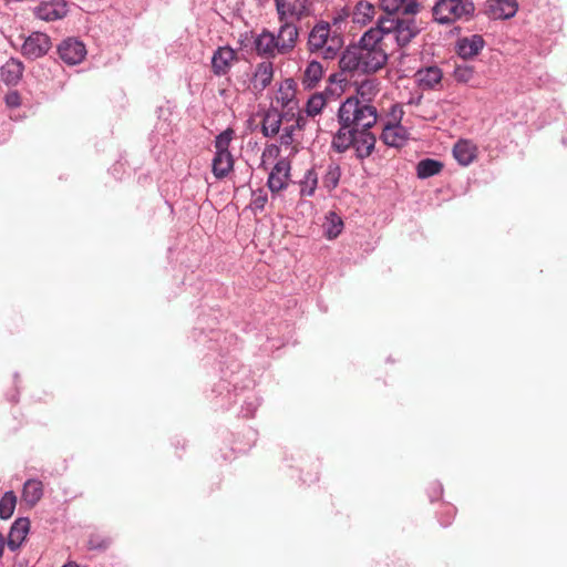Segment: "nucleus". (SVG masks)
<instances>
[{
    "mask_svg": "<svg viewBox=\"0 0 567 567\" xmlns=\"http://www.w3.org/2000/svg\"><path fill=\"white\" fill-rule=\"evenodd\" d=\"M339 125L353 130L372 128L378 122V111L372 104L364 103L358 96L347 97L339 106Z\"/></svg>",
    "mask_w": 567,
    "mask_h": 567,
    "instance_id": "f257e3e1",
    "label": "nucleus"
},
{
    "mask_svg": "<svg viewBox=\"0 0 567 567\" xmlns=\"http://www.w3.org/2000/svg\"><path fill=\"white\" fill-rule=\"evenodd\" d=\"M308 50L324 60L336 59L343 48V38L329 22H317L308 35Z\"/></svg>",
    "mask_w": 567,
    "mask_h": 567,
    "instance_id": "f03ea898",
    "label": "nucleus"
},
{
    "mask_svg": "<svg viewBox=\"0 0 567 567\" xmlns=\"http://www.w3.org/2000/svg\"><path fill=\"white\" fill-rule=\"evenodd\" d=\"M475 12L472 0H439L432 8V14L440 24L468 21Z\"/></svg>",
    "mask_w": 567,
    "mask_h": 567,
    "instance_id": "7ed1b4c3",
    "label": "nucleus"
},
{
    "mask_svg": "<svg viewBox=\"0 0 567 567\" xmlns=\"http://www.w3.org/2000/svg\"><path fill=\"white\" fill-rule=\"evenodd\" d=\"M247 375V370L238 364L236 370H223V377L213 389V392L221 398V406L233 404L239 392L247 388L248 384L245 383Z\"/></svg>",
    "mask_w": 567,
    "mask_h": 567,
    "instance_id": "20e7f679",
    "label": "nucleus"
},
{
    "mask_svg": "<svg viewBox=\"0 0 567 567\" xmlns=\"http://www.w3.org/2000/svg\"><path fill=\"white\" fill-rule=\"evenodd\" d=\"M383 28H385L388 40L395 41L401 48L408 45L421 31L412 16L383 17Z\"/></svg>",
    "mask_w": 567,
    "mask_h": 567,
    "instance_id": "39448f33",
    "label": "nucleus"
},
{
    "mask_svg": "<svg viewBox=\"0 0 567 567\" xmlns=\"http://www.w3.org/2000/svg\"><path fill=\"white\" fill-rule=\"evenodd\" d=\"M51 48V38L47 33L35 31L24 38L21 54L28 60H37L44 56Z\"/></svg>",
    "mask_w": 567,
    "mask_h": 567,
    "instance_id": "423d86ee",
    "label": "nucleus"
},
{
    "mask_svg": "<svg viewBox=\"0 0 567 567\" xmlns=\"http://www.w3.org/2000/svg\"><path fill=\"white\" fill-rule=\"evenodd\" d=\"M280 22L290 19L300 20L310 13L312 0H275Z\"/></svg>",
    "mask_w": 567,
    "mask_h": 567,
    "instance_id": "0eeeda50",
    "label": "nucleus"
},
{
    "mask_svg": "<svg viewBox=\"0 0 567 567\" xmlns=\"http://www.w3.org/2000/svg\"><path fill=\"white\" fill-rule=\"evenodd\" d=\"M58 54L64 63L75 65L84 60L86 49L82 41L75 38H68L58 45Z\"/></svg>",
    "mask_w": 567,
    "mask_h": 567,
    "instance_id": "6e6552de",
    "label": "nucleus"
},
{
    "mask_svg": "<svg viewBox=\"0 0 567 567\" xmlns=\"http://www.w3.org/2000/svg\"><path fill=\"white\" fill-rule=\"evenodd\" d=\"M290 168V162L287 158L278 159L267 181V186L271 193H278L288 186Z\"/></svg>",
    "mask_w": 567,
    "mask_h": 567,
    "instance_id": "1a4fd4ad",
    "label": "nucleus"
},
{
    "mask_svg": "<svg viewBox=\"0 0 567 567\" xmlns=\"http://www.w3.org/2000/svg\"><path fill=\"white\" fill-rule=\"evenodd\" d=\"M371 128L354 130L352 147L355 151L357 158L363 161L370 157L374 151L377 138Z\"/></svg>",
    "mask_w": 567,
    "mask_h": 567,
    "instance_id": "9d476101",
    "label": "nucleus"
},
{
    "mask_svg": "<svg viewBox=\"0 0 567 567\" xmlns=\"http://www.w3.org/2000/svg\"><path fill=\"white\" fill-rule=\"evenodd\" d=\"M237 60V53L230 47H219L212 56V70L215 75H226Z\"/></svg>",
    "mask_w": 567,
    "mask_h": 567,
    "instance_id": "9b49d317",
    "label": "nucleus"
},
{
    "mask_svg": "<svg viewBox=\"0 0 567 567\" xmlns=\"http://www.w3.org/2000/svg\"><path fill=\"white\" fill-rule=\"evenodd\" d=\"M388 35L383 28V16L378 18L377 27L371 28L361 37L358 49H384Z\"/></svg>",
    "mask_w": 567,
    "mask_h": 567,
    "instance_id": "f8f14e48",
    "label": "nucleus"
},
{
    "mask_svg": "<svg viewBox=\"0 0 567 567\" xmlns=\"http://www.w3.org/2000/svg\"><path fill=\"white\" fill-rule=\"evenodd\" d=\"M68 2L65 0L44 1L35 8L37 17L44 21L62 19L68 14Z\"/></svg>",
    "mask_w": 567,
    "mask_h": 567,
    "instance_id": "ddd939ff",
    "label": "nucleus"
},
{
    "mask_svg": "<svg viewBox=\"0 0 567 567\" xmlns=\"http://www.w3.org/2000/svg\"><path fill=\"white\" fill-rule=\"evenodd\" d=\"M254 47L257 55L264 59H274L279 54V48L276 35L269 30L264 29L254 40Z\"/></svg>",
    "mask_w": 567,
    "mask_h": 567,
    "instance_id": "4468645a",
    "label": "nucleus"
},
{
    "mask_svg": "<svg viewBox=\"0 0 567 567\" xmlns=\"http://www.w3.org/2000/svg\"><path fill=\"white\" fill-rule=\"evenodd\" d=\"M380 7L386 13L385 17L414 16L420 10L417 0H380Z\"/></svg>",
    "mask_w": 567,
    "mask_h": 567,
    "instance_id": "2eb2a0df",
    "label": "nucleus"
},
{
    "mask_svg": "<svg viewBox=\"0 0 567 567\" xmlns=\"http://www.w3.org/2000/svg\"><path fill=\"white\" fill-rule=\"evenodd\" d=\"M361 72L371 73L381 69L388 60L384 49H360Z\"/></svg>",
    "mask_w": 567,
    "mask_h": 567,
    "instance_id": "dca6fc26",
    "label": "nucleus"
},
{
    "mask_svg": "<svg viewBox=\"0 0 567 567\" xmlns=\"http://www.w3.org/2000/svg\"><path fill=\"white\" fill-rule=\"evenodd\" d=\"M299 32L296 24L286 20L281 22L276 40L279 48V54H287L291 52L298 39Z\"/></svg>",
    "mask_w": 567,
    "mask_h": 567,
    "instance_id": "f3484780",
    "label": "nucleus"
},
{
    "mask_svg": "<svg viewBox=\"0 0 567 567\" xmlns=\"http://www.w3.org/2000/svg\"><path fill=\"white\" fill-rule=\"evenodd\" d=\"M29 529L30 519L28 517H19L13 522L7 539V545L11 551H16L21 547Z\"/></svg>",
    "mask_w": 567,
    "mask_h": 567,
    "instance_id": "a211bd4d",
    "label": "nucleus"
},
{
    "mask_svg": "<svg viewBox=\"0 0 567 567\" xmlns=\"http://www.w3.org/2000/svg\"><path fill=\"white\" fill-rule=\"evenodd\" d=\"M409 136L405 127L398 123L388 122L384 124L380 138L391 147H401Z\"/></svg>",
    "mask_w": 567,
    "mask_h": 567,
    "instance_id": "6ab92c4d",
    "label": "nucleus"
},
{
    "mask_svg": "<svg viewBox=\"0 0 567 567\" xmlns=\"http://www.w3.org/2000/svg\"><path fill=\"white\" fill-rule=\"evenodd\" d=\"M274 79V65L270 61H264L257 64L250 84L256 93H261L271 84Z\"/></svg>",
    "mask_w": 567,
    "mask_h": 567,
    "instance_id": "aec40b11",
    "label": "nucleus"
},
{
    "mask_svg": "<svg viewBox=\"0 0 567 567\" xmlns=\"http://www.w3.org/2000/svg\"><path fill=\"white\" fill-rule=\"evenodd\" d=\"M276 102L289 112L298 109V102L296 100V89L292 79H286L276 94Z\"/></svg>",
    "mask_w": 567,
    "mask_h": 567,
    "instance_id": "412c9836",
    "label": "nucleus"
},
{
    "mask_svg": "<svg viewBox=\"0 0 567 567\" xmlns=\"http://www.w3.org/2000/svg\"><path fill=\"white\" fill-rule=\"evenodd\" d=\"M483 47V38L478 34H474L470 38L458 40L456 44V52L463 59H471L477 55Z\"/></svg>",
    "mask_w": 567,
    "mask_h": 567,
    "instance_id": "4be33fe9",
    "label": "nucleus"
},
{
    "mask_svg": "<svg viewBox=\"0 0 567 567\" xmlns=\"http://www.w3.org/2000/svg\"><path fill=\"white\" fill-rule=\"evenodd\" d=\"M23 63L17 59H9L1 68V80L7 85H17L23 74Z\"/></svg>",
    "mask_w": 567,
    "mask_h": 567,
    "instance_id": "5701e85b",
    "label": "nucleus"
},
{
    "mask_svg": "<svg viewBox=\"0 0 567 567\" xmlns=\"http://www.w3.org/2000/svg\"><path fill=\"white\" fill-rule=\"evenodd\" d=\"M442 71L437 66H429L416 72L419 85L424 90L435 89L442 81Z\"/></svg>",
    "mask_w": 567,
    "mask_h": 567,
    "instance_id": "b1692460",
    "label": "nucleus"
},
{
    "mask_svg": "<svg viewBox=\"0 0 567 567\" xmlns=\"http://www.w3.org/2000/svg\"><path fill=\"white\" fill-rule=\"evenodd\" d=\"M380 81L377 78H367L358 83L355 93L360 101L371 104L380 92Z\"/></svg>",
    "mask_w": 567,
    "mask_h": 567,
    "instance_id": "393cba45",
    "label": "nucleus"
},
{
    "mask_svg": "<svg viewBox=\"0 0 567 567\" xmlns=\"http://www.w3.org/2000/svg\"><path fill=\"white\" fill-rule=\"evenodd\" d=\"M354 134L355 131L353 128L340 125L339 130L334 133L332 137L331 147L337 153L347 152L349 148L352 147Z\"/></svg>",
    "mask_w": 567,
    "mask_h": 567,
    "instance_id": "a878e982",
    "label": "nucleus"
},
{
    "mask_svg": "<svg viewBox=\"0 0 567 567\" xmlns=\"http://www.w3.org/2000/svg\"><path fill=\"white\" fill-rule=\"evenodd\" d=\"M234 167L231 153H215L212 163L213 174L216 178H225Z\"/></svg>",
    "mask_w": 567,
    "mask_h": 567,
    "instance_id": "bb28decb",
    "label": "nucleus"
},
{
    "mask_svg": "<svg viewBox=\"0 0 567 567\" xmlns=\"http://www.w3.org/2000/svg\"><path fill=\"white\" fill-rule=\"evenodd\" d=\"M342 72H361L360 49L357 47L346 49L339 60Z\"/></svg>",
    "mask_w": 567,
    "mask_h": 567,
    "instance_id": "cd10ccee",
    "label": "nucleus"
},
{
    "mask_svg": "<svg viewBox=\"0 0 567 567\" xmlns=\"http://www.w3.org/2000/svg\"><path fill=\"white\" fill-rule=\"evenodd\" d=\"M43 496V484L39 480H28L22 489V501L34 507Z\"/></svg>",
    "mask_w": 567,
    "mask_h": 567,
    "instance_id": "c85d7f7f",
    "label": "nucleus"
},
{
    "mask_svg": "<svg viewBox=\"0 0 567 567\" xmlns=\"http://www.w3.org/2000/svg\"><path fill=\"white\" fill-rule=\"evenodd\" d=\"M281 122L282 116L276 109L268 110L264 116L261 125L264 136H276L280 131Z\"/></svg>",
    "mask_w": 567,
    "mask_h": 567,
    "instance_id": "c756f323",
    "label": "nucleus"
},
{
    "mask_svg": "<svg viewBox=\"0 0 567 567\" xmlns=\"http://www.w3.org/2000/svg\"><path fill=\"white\" fill-rule=\"evenodd\" d=\"M518 6L515 0H493L491 12L495 19H509L517 12Z\"/></svg>",
    "mask_w": 567,
    "mask_h": 567,
    "instance_id": "7c9ffc66",
    "label": "nucleus"
},
{
    "mask_svg": "<svg viewBox=\"0 0 567 567\" xmlns=\"http://www.w3.org/2000/svg\"><path fill=\"white\" fill-rule=\"evenodd\" d=\"M323 75V66L320 62L313 60L310 61L305 71L302 76V84L307 89H313L317 86L319 81L322 79Z\"/></svg>",
    "mask_w": 567,
    "mask_h": 567,
    "instance_id": "2f4dec72",
    "label": "nucleus"
},
{
    "mask_svg": "<svg viewBox=\"0 0 567 567\" xmlns=\"http://www.w3.org/2000/svg\"><path fill=\"white\" fill-rule=\"evenodd\" d=\"M453 155L461 165L467 166L475 158V147L467 141H458L453 148Z\"/></svg>",
    "mask_w": 567,
    "mask_h": 567,
    "instance_id": "473e14b6",
    "label": "nucleus"
},
{
    "mask_svg": "<svg viewBox=\"0 0 567 567\" xmlns=\"http://www.w3.org/2000/svg\"><path fill=\"white\" fill-rule=\"evenodd\" d=\"M442 168V162L433 158H424L417 163L416 174L419 178L425 179L439 174Z\"/></svg>",
    "mask_w": 567,
    "mask_h": 567,
    "instance_id": "72a5a7b5",
    "label": "nucleus"
},
{
    "mask_svg": "<svg viewBox=\"0 0 567 567\" xmlns=\"http://www.w3.org/2000/svg\"><path fill=\"white\" fill-rule=\"evenodd\" d=\"M323 227L327 238L334 239L341 234L343 229V221L338 214L330 212L326 217Z\"/></svg>",
    "mask_w": 567,
    "mask_h": 567,
    "instance_id": "f704fd0d",
    "label": "nucleus"
},
{
    "mask_svg": "<svg viewBox=\"0 0 567 567\" xmlns=\"http://www.w3.org/2000/svg\"><path fill=\"white\" fill-rule=\"evenodd\" d=\"M17 506V495L13 491H7L0 497V519L7 520L11 518Z\"/></svg>",
    "mask_w": 567,
    "mask_h": 567,
    "instance_id": "c9c22d12",
    "label": "nucleus"
},
{
    "mask_svg": "<svg viewBox=\"0 0 567 567\" xmlns=\"http://www.w3.org/2000/svg\"><path fill=\"white\" fill-rule=\"evenodd\" d=\"M112 538L110 536L93 533L89 536L87 548L90 550L105 551L112 545Z\"/></svg>",
    "mask_w": 567,
    "mask_h": 567,
    "instance_id": "e433bc0d",
    "label": "nucleus"
},
{
    "mask_svg": "<svg viewBox=\"0 0 567 567\" xmlns=\"http://www.w3.org/2000/svg\"><path fill=\"white\" fill-rule=\"evenodd\" d=\"M453 75L456 82L468 84L475 78V70L473 66L463 63L455 66Z\"/></svg>",
    "mask_w": 567,
    "mask_h": 567,
    "instance_id": "4c0bfd02",
    "label": "nucleus"
},
{
    "mask_svg": "<svg viewBox=\"0 0 567 567\" xmlns=\"http://www.w3.org/2000/svg\"><path fill=\"white\" fill-rule=\"evenodd\" d=\"M324 105H326V99L322 94H320V93L312 94L307 101L306 113L308 116H316L321 113Z\"/></svg>",
    "mask_w": 567,
    "mask_h": 567,
    "instance_id": "58836bf2",
    "label": "nucleus"
},
{
    "mask_svg": "<svg viewBox=\"0 0 567 567\" xmlns=\"http://www.w3.org/2000/svg\"><path fill=\"white\" fill-rule=\"evenodd\" d=\"M234 131L230 128L225 130L216 136L215 140V153H230L229 145L233 140Z\"/></svg>",
    "mask_w": 567,
    "mask_h": 567,
    "instance_id": "ea45409f",
    "label": "nucleus"
},
{
    "mask_svg": "<svg viewBox=\"0 0 567 567\" xmlns=\"http://www.w3.org/2000/svg\"><path fill=\"white\" fill-rule=\"evenodd\" d=\"M317 187V175L312 171H308L305 175V179L300 183L301 196L313 195Z\"/></svg>",
    "mask_w": 567,
    "mask_h": 567,
    "instance_id": "a19ab883",
    "label": "nucleus"
},
{
    "mask_svg": "<svg viewBox=\"0 0 567 567\" xmlns=\"http://www.w3.org/2000/svg\"><path fill=\"white\" fill-rule=\"evenodd\" d=\"M341 169L337 164H330L323 177V183L328 188H334L339 184Z\"/></svg>",
    "mask_w": 567,
    "mask_h": 567,
    "instance_id": "79ce46f5",
    "label": "nucleus"
},
{
    "mask_svg": "<svg viewBox=\"0 0 567 567\" xmlns=\"http://www.w3.org/2000/svg\"><path fill=\"white\" fill-rule=\"evenodd\" d=\"M355 17L358 22H365L367 20H371L374 14V7L369 2H359L355 8Z\"/></svg>",
    "mask_w": 567,
    "mask_h": 567,
    "instance_id": "37998d69",
    "label": "nucleus"
},
{
    "mask_svg": "<svg viewBox=\"0 0 567 567\" xmlns=\"http://www.w3.org/2000/svg\"><path fill=\"white\" fill-rule=\"evenodd\" d=\"M260 404V401L259 399L251 394L249 396L246 398L245 402H244V405L241 408V414L244 417H251L254 416L256 410L258 409Z\"/></svg>",
    "mask_w": 567,
    "mask_h": 567,
    "instance_id": "c03bdc74",
    "label": "nucleus"
},
{
    "mask_svg": "<svg viewBox=\"0 0 567 567\" xmlns=\"http://www.w3.org/2000/svg\"><path fill=\"white\" fill-rule=\"evenodd\" d=\"M267 193L262 189H258L256 192H252L250 205L256 210H262L265 208V205L267 204Z\"/></svg>",
    "mask_w": 567,
    "mask_h": 567,
    "instance_id": "a18cd8bd",
    "label": "nucleus"
},
{
    "mask_svg": "<svg viewBox=\"0 0 567 567\" xmlns=\"http://www.w3.org/2000/svg\"><path fill=\"white\" fill-rule=\"evenodd\" d=\"M4 102L8 107L14 109L20 106L21 104V96L18 91H11L8 92L4 96Z\"/></svg>",
    "mask_w": 567,
    "mask_h": 567,
    "instance_id": "49530a36",
    "label": "nucleus"
},
{
    "mask_svg": "<svg viewBox=\"0 0 567 567\" xmlns=\"http://www.w3.org/2000/svg\"><path fill=\"white\" fill-rule=\"evenodd\" d=\"M390 116L392 118V121H390L391 123H398L400 124L401 120H402V116H403V110L400 105L398 104H394L392 107H391V112H390Z\"/></svg>",
    "mask_w": 567,
    "mask_h": 567,
    "instance_id": "de8ad7c7",
    "label": "nucleus"
},
{
    "mask_svg": "<svg viewBox=\"0 0 567 567\" xmlns=\"http://www.w3.org/2000/svg\"><path fill=\"white\" fill-rule=\"evenodd\" d=\"M293 131H295V125L285 127L284 133L280 137L281 144L288 145L292 142Z\"/></svg>",
    "mask_w": 567,
    "mask_h": 567,
    "instance_id": "09e8293b",
    "label": "nucleus"
},
{
    "mask_svg": "<svg viewBox=\"0 0 567 567\" xmlns=\"http://www.w3.org/2000/svg\"><path fill=\"white\" fill-rule=\"evenodd\" d=\"M161 189H162V193H163L164 197L166 198V204L169 206L171 212L173 213V212H174V204H173V202H171V200H169V198H168V195H169L168 183H167V182H165V183L162 185Z\"/></svg>",
    "mask_w": 567,
    "mask_h": 567,
    "instance_id": "8fccbe9b",
    "label": "nucleus"
},
{
    "mask_svg": "<svg viewBox=\"0 0 567 567\" xmlns=\"http://www.w3.org/2000/svg\"><path fill=\"white\" fill-rule=\"evenodd\" d=\"M306 122H307V118L303 115L298 114V117L296 120V124H293L295 128L296 127L302 128L306 125Z\"/></svg>",
    "mask_w": 567,
    "mask_h": 567,
    "instance_id": "3c124183",
    "label": "nucleus"
},
{
    "mask_svg": "<svg viewBox=\"0 0 567 567\" xmlns=\"http://www.w3.org/2000/svg\"><path fill=\"white\" fill-rule=\"evenodd\" d=\"M11 403H17L19 401V391L14 388L11 391V394L8 399Z\"/></svg>",
    "mask_w": 567,
    "mask_h": 567,
    "instance_id": "603ef678",
    "label": "nucleus"
},
{
    "mask_svg": "<svg viewBox=\"0 0 567 567\" xmlns=\"http://www.w3.org/2000/svg\"><path fill=\"white\" fill-rule=\"evenodd\" d=\"M329 81H330L331 83H334V82H342V81H344V79H341V78H340V74L333 73V74H331V75L329 76Z\"/></svg>",
    "mask_w": 567,
    "mask_h": 567,
    "instance_id": "864d4df0",
    "label": "nucleus"
},
{
    "mask_svg": "<svg viewBox=\"0 0 567 567\" xmlns=\"http://www.w3.org/2000/svg\"><path fill=\"white\" fill-rule=\"evenodd\" d=\"M446 512L447 513H445V516H449L450 518L453 517L455 514V509L452 506H446Z\"/></svg>",
    "mask_w": 567,
    "mask_h": 567,
    "instance_id": "5fc2aeb1",
    "label": "nucleus"
},
{
    "mask_svg": "<svg viewBox=\"0 0 567 567\" xmlns=\"http://www.w3.org/2000/svg\"><path fill=\"white\" fill-rule=\"evenodd\" d=\"M442 494V485L440 483L436 484V487H435V497H440V495Z\"/></svg>",
    "mask_w": 567,
    "mask_h": 567,
    "instance_id": "6e6d98bb",
    "label": "nucleus"
},
{
    "mask_svg": "<svg viewBox=\"0 0 567 567\" xmlns=\"http://www.w3.org/2000/svg\"><path fill=\"white\" fill-rule=\"evenodd\" d=\"M62 567H79V565L74 561H69L68 564L63 565Z\"/></svg>",
    "mask_w": 567,
    "mask_h": 567,
    "instance_id": "4d7b16f0",
    "label": "nucleus"
},
{
    "mask_svg": "<svg viewBox=\"0 0 567 567\" xmlns=\"http://www.w3.org/2000/svg\"><path fill=\"white\" fill-rule=\"evenodd\" d=\"M450 523H451L450 518L446 520L441 519V525H443V526H447V525H450Z\"/></svg>",
    "mask_w": 567,
    "mask_h": 567,
    "instance_id": "13d9d810",
    "label": "nucleus"
}]
</instances>
